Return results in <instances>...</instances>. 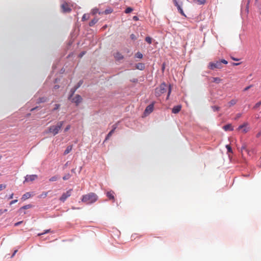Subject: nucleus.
<instances>
[{"label": "nucleus", "instance_id": "54", "mask_svg": "<svg viewBox=\"0 0 261 261\" xmlns=\"http://www.w3.org/2000/svg\"><path fill=\"white\" fill-rule=\"evenodd\" d=\"M37 109V107L36 108H32L31 110V111H34L35 110H36Z\"/></svg>", "mask_w": 261, "mask_h": 261}, {"label": "nucleus", "instance_id": "5", "mask_svg": "<svg viewBox=\"0 0 261 261\" xmlns=\"http://www.w3.org/2000/svg\"><path fill=\"white\" fill-rule=\"evenodd\" d=\"M72 189H69L65 193H63L60 198V200L63 202H65V200L71 195Z\"/></svg>", "mask_w": 261, "mask_h": 261}, {"label": "nucleus", "instance_id": "62", "mask_svg": "<svg viewBox=\"0 0 261 261\" xmlns=\"http://www.w3.org/2000/svg\"><path fill=\"white\" fill-rule=\"evenodd\" d=\"M1 158H2V156L0 155V159H1Z\"/></svg>", "mask_w": 261, "mask_h": 261}, {"label": "nucleus", "instance_id": "8", "mask_svg": "<svg viewBox=\"0 0 261 261\" xmlns=\"http://www.w3.org/2000/svg\"><path fill=\"white\" fill-rule=\"evenodd\" d=\"M61 8H62L63 12L64 13L70 12L71 10L69 5L66 3H63L61 6Z\"/></svg>", "mask_w": 261, "mask_h": 261}, {"label": "nucleus", "instance_id": "27", "mask_svg": "<svg viewBox=\"0 0 261 261\" xmlns=\"http://www.w3.org/2000/svg\"><path fill=\"white\" fill-rule=\"evenodd\" d=\"M70 177H71L70 174L67 173V174H65L63 177V179L64 180H66L69 179L70 178Z\"/></svg>", "mask_w": 261, "mask_h": 261}, {"label": "nucleus", "instance_id": "26", "mask_svg": "<svg viewBox=\"0 0 261 261\" xmlns=\"http://www.w3.org/2000/svg\"><path fill=\"white\" fill-rule=\"evenodd\" d=\"M83 84V82L82 81H80L79 83H78V84H77V86H76V87L72 91V94H73L74 93V92L75 91V90L78 88H79L81 85Z\"/></svg>", "mask_w": 261, "mask_h": 261}, {"label": "nucleus", "instance_id": "58", "mask_svg": "<svg viewBox=\"0 0 261 261\" xmlns=\"http://www.w3.org/2000/svg\"><path fill=\"white\" fill-rule=\"evenodd\" d=\"M134 35L132 34V35H131V37H132V39H134Z\"/></svg>", "mask_w": 261, "mask_h": 261}, {"label": "nucleus", "instance_id": "11", "mask_svg": "<svg viewBox=\"0 0 261 261\" xmlns=\"http://www.w3.org/2000/svg\"><path fill=\"white\" fill-rule=\"evenodd\" d=\"M154 103H152L148 105L145 109V112L146 113H150L153 110Z\"/></svg>", "mask_w": 261, "mask_h": 261}, {"label": "nucleus", "instance_id": "44", "mask_svg": "<svg viewBox=\"0 0 261 261\" xmlns=\"http://www.w3.org/2000/svg\"><path fill=\"white\" fill-rule=\"evenodd\" d=\"M242 150H244L248 153H249L248 150L245 146L242 147Z\"/></svg>", "mask_w": 261, "mask_h": 261}, {"label": "nucleus", "instance_id": "60", "mask_svg": "<svg viewBox=\"0 0 261 261\" xmlns=\"http://www.w3.org/2000/svg\"><path fill=\"white\" fill-rule=\"evenodd\" d=\"M71 172H72L74 173V169H72V170H71Z\"/></svg>", "mask_w": 261, "mask_h": 261}, {"label": "nucleus", "instance_id": "55", "mask_svg": "<svg viewBox=\"0 0 261 261\" xmlns=\"http://www.w3.org/2000/svg\"><path fill=\"white\" fill-rule=\"evenodd\" d=\"M84 54H85V53H84V52L82 53L81 54V55H80V56H81V57H82V56L84 55Z\"/></svg>", "mask_w": 261, "mask_h": 261}, {"label": "nucleus", "instance_id": "43", "mask_svg": "<svg viewBox=\"0 0 261 261\" xmlns=\"http://www.w3.org/2000/svg\"><path fill=\"white\" fill-rule=\"evenodd\" d=\"M17 199H15V200H12L10 202V205H12L13 204H14L15 203H16L17 202Z\"/></svg>", "mask_w": 261, "mask_h": 261}, {"label": "nucleus", "instance_id": "16", "mask_svg": "<svg viewBox=\"0 0 261 261\" xmlns=\"http://www.w3.org/2000/svg\"><path fill=\"white\" fill-rule=\"evenodd\" d=\"M113 12V9L111 8H109L108 9H107L105 11L102 12H99V14H105L106 15H108L109 14H111Z\"/></svg>", "mask_w": 261, "mask_h": 261}, {"label": "nucleus", "instance_id": "1", "mask_svg": "<svg viewBox=\"0 0 261 261\" xmlns=\"http://www.w3.org/2000/svg\"><path fill=\"white\" fill-rule=\"evenodd\" d=\"M98 196L94 193H89L82 196V201L86 204H91L97 201Z\"/></svg>", "mask_w": 261, "mask_h": 261}, {"label": "nucleus", "instance_id": "14", "mask_svg": "<svg viewBox=\"0 0 261 261\" xmlns=\"http://www.w3.org/2000/svg\"><path fill=\"white\" fill-rule=\"evenodd\" d=\"M181 107L180 105L174 106L172 110V112L174 114L178 113L181 110Z\"/></svg>", "mask_w": 261, "mask_h": 261}, {"label": "nucleus", "instance_id": "28", "mask_svg": "<svg viewBox=\"0 0 261 261\" xmlns=\"http://www.w3.org/2000/svg\"><path fill=\"white\" fill-rule=\"evenodd\" d=\"M114 133V129H112L107 135L106 140L109 139V138L112 135V134Z\"/></svg>", "mask_w": 261, "mask_h": 261}, {"label": "nucleus", "instance_id": "25", "mask_svg": "<svg viewBox=\"0 0 261 261\" xmlns=\"http://www.w3.org/2000/svg\"><path fill=\"white\" fill-rule=\"evenodd\" d=\"M58 178H59V176L58 175H55V176H54L51 177V178H50L49 180L51 182L55 181H57Z\"/></svg>", "mask_w": 261, "mask_h": 261}, {"label": "nucleus", "instance_id": "47", "mask_svg": "<svg viewBox=\"0 0 261 261\" xmlns=\"http://www.w3.org/2000/svg\"><path fill=\"white\" fill-rule=\"evenodd\" d=\"M241 116H242V114L241 113L237 114L236 115V119H239V118H240L241 117Z\"/></svg>", "mask_w": 261, "mask_h": 261}, {"label": "nucleus", "instance_id": "35", "mask_svg": "<svg viewBox=\"0 0 261 261\" xmlns=\"http://www.w3.org/2000/svg\"><path fill=\"white\" fill-rule=\"evenodd\" d=\"M133 9L132 8H130V7H127V8L125 9V13H127H127H130L131 12H132V11H133Z\"/></svg>", "mask_w": 261, "mask_h": 261}, {"label": "nucleus", "instance_id": "49", "mask_svg": "<svg viewBox=\"0 0 261 261\" xmlns=\"http://www.w3.org/2000/svg\"><path fill=\"white\" fill-rule=\"evenodd\" d=\"M117 127V124H115L114 125H113V129H114V131L115 132V130L116 129V128Z\"/></svg>", "mask_w": 261, "mask_h": 261}, {"label": "nucleus", "instance_id": "19", "mask_svg": "<svg viewBox=\"0 0 261 261\" xmlns=\"http://www.w3.org/2000/svg\"><path fill=\"white\" fill-rule=\"evenodd\" d=\"M136 68L140 70H143L145 68V65L143 63H138L136 64Z\"/></svg>", "mask_w": 261, "mask_h": 261}, {"label": "nucleus", "instance_id": "29", "mask_svg": "<svg viewBox=\"0 0 261 261\" xmlns=\"http://www.w3.org/2000/svg\"><path fill=\"white\" fill-rule=\"evenodd\" d=\"M100 12L97 8H94L92 10L91 13L93 15H95L96 13Z\"/></svg>", "mask_w": 261, "mask_h": 261}, {"label": "nucleus", "instance_id": "23", "mask_svg": "<svg viewBox=\"0 0 261 261\" xmlns=\"http://www.w3.org/2000/svg\"><path fill=\"white\" fill-rule=\"evenodd\" d=\"M97 21H98V19L94 18L89 22V24L90 27H92V26L94 25Z\"/></svg>", "mask_w": 261, "mask_h": 261}, {"label": "nucleus", "instance_id": "57", "mask_svg": "<svg viewBox=\"0 0 261 261\" xmlns=\"http://www.w3.org/2000/svg\"><path fill=\"white\" fill-rule=\"evenodd\" d=\"M239 64H240V63H233V65H238Z\"/></svg>", "mask_w": 261, "mask_h": 261}, {"label": "nucleus", "instance_id": "40", "mask_svg": "<svg viewBox=\"0 0 261 261\" xmlns=\"http://www.w3.org/2000/svg\"><path fill=\"white\" fill-rule=\"evenodd\" d=\"M6 188V185L5 184L0 185V191Z\"/></svg>", "mask_w": 261, "mask_h": 261}, {"label": "nucleus", "instance_id": "24", "mask_svg": "<svg viewBox=\"0 0 261 261\" xmlns=\"http://www.w3.org/2000/svg\"><path fill=\"white\" fill-rule=\"evenodd\" d=\"M194 2L197 3L199 5H203L205 3L206 0H194Z\"/></svg>", "mask_w": 261, "mask_h": 261}, {"label": "nucleus", "instance_id": "52", "mask_svg": "<svg viewBox=\"0 0 261 261\" xmlns=\"http://www.w3.org/2000/svg\"><path fill=\"white\" fill-rule=\"evenodd\" d=\"M44 101H45V99H44V98H40V102H44Z\"/></svg>", "mask_w": 261, "mask_h": 261}, {"label": "nucleus", "instance_id": "13", "mask_svg": "<svg viewBox=\"0 0 261 261\" xmlns=\"http://www.w3.org/2000/svg\"><path fill=\"white\" fill-rule=\"evenodd\" d=\"M114 56L115 59L117 61L122 60L124 58L123 56L119 52H116L114 54Z\"/></svg>", "mask_w": 261, "mask_h": 261}, {"label": "nucleus", "instance_id": "2", "mask_svg": "<svg viewBox=\"0 0 261 261\" xmlns=\"http://www.w3.org/2000/svg\"><path fill=\"white\" fill-rule=\"evenodd\" d=\"M63 124L64 121H59L56 125L50 126L48 128V132L55 136L59 133Z\"/></svg>", "mask_w": 261, "mask_h": 261}, {"label": "nucleus", "instance_id": "61", "mask_svg": "<svg viewBox=\"0 0 261 261\" xmlns=\"http://www.w3.org/2000/svg\"><path fill=\"white\" fill-rule=\"evenodd\" d=\"M73 90V89H72V90H71V92H72ZM72 94H73L72 93V94H71V95H70V96H72Z\"/></svg>", "mask_w": 261, "mask_h": 261}, {"label": "nucleus", "instance_id": "22", "mask_svg": "<svg viewBox=\"0 0 261 261\" xmlns=\"http://www.w3.org/2000/svg\"><path fill=\"white\" fill-rule=\"evenodd\" d=\"M32 207V205L31 204L25 205L23 206L21 208H20L19 211L20 212H21L22 210L29 209V208H31Z\"/></svg>", "mask_w": 261, "mask_h": 261}, {"label": "nucleus", "instance_id": "42", "mask_svg": "<svg viewBox=\"0 0 261 261\" xmlns=\"http://www.w3.org/2000/svg\"><path fill=\"white\" fill-rule=\"evenodd\" d=\"M70 128V125H68L64 129V132H67L68 130H69Z\"/></svg>", "mask_w": 261, "mask_h": 261}, {"label": "nucleus", "instance_id": "30", "mask_svg": "<svg viewBox=\"0 0 261 261\" xmlns=\"http://www.w3.org/2000/svg\"><path fill=\"white\" fill-rule=\"evenodd\" d=\"M89 15L86 14H85L83 15V16L82 18V21H85V20H88L89 19Z\"/></svg>", "mask_w": 261, "mask_h": 261}, {"label": "nucleus", "instance_id": "34", "mask_svg": "<svg viewBox=\"0 0 261 261\" xmlns=\"http://www.w3.org/2000/svg\"><path fill=\"white\" fill-rule=\"evenodd\" d=\"M171 85H170L168 87V94H167V97L166 98L167 99H169V97L170 96V95L171 94Z\"/></svg>", "mask_w": 261, "mask_h": 261}, {"label": "nucleus", "instance_id": "7", "mask_svg": "<svg viewBox=\"0 0 261 261\" xmlns=\"http://www.w3.org/2000/svg\"><path fill=\"white\" fill-rule=\"evenodd\" d=\"M38 178V176L35 174L27 175L25 177V180L23 182L33 181Z\"/></svg>", "mask_w": 261, "mask_h": 261}, {"label": "nucleus", "instance_id": "59", "mask_svg": "<svg viewBox=\"0 0 261 261\" xmlns=\"http://www.w3.org/2000/svg\"><path fill=\"white\" fill-rule=\"evenodd\" d=\"M233 60H235V61H238V59H237L236 58H233Z\"/></svg>", "mask_w": 261, "mask_h": 261}, {"label": "nucleus", "instance_id": "37", "mask_svg": "<svg viewBox=\"0 0 261 261\" xmlns=\"http://www.w3.org/2000/svg\"><path fill=\"white\" fill-rule=\"evenodd\" d=\"M226 148H227V151L228 152H232V150L230 145H226Z\"/></svg>", "mask_w": 261, "mask_h": 261}, {"label": "nucleus", "instance_id": "3", "mask_svg": "<svg viewBox=\"0 0 261 261\" xmlns=\"http://www.w3.org/2000/svg\"><path fill=\"white\" fill-rule=\"evenodd\" d=\"M222 63L227 64L228 62L224 59H222L221 61H216L213 62H210L208 64V67L212 70H214L215 69H221L222 68Z\"/></svg>", "mask_w": 261, "mask_h": 261}, {"label": "nucleus", "instance_id": "46", "mask_svg": "<svg viewBox=\"0 0 261 261\" xmlns=\"http://www.w3.org/2000/svg\"><path fill=\"white\" fill-rule=\"evenodd\" d=\"M22 222H23V221H21L18 222H17V223H15L14 226H18L19 225L21 224Z\"/></svg>", "mask_w": 261, "mask_h": 261}, {"label": "nucleus", "instance_id": "50", "mask_svg": "<svg viewBox=\"0 0 261 261\" xmlns=\"http://www.w3.org/2000/svg\"><path fill=\"white\" fill-rule=\"evenodd\" d=\"M133 19H134V20L137 21V20H138V17H137V16H134V17H133Z\"/></svg>", "mask_w": 261, "mask_h": 261}, {"label": "nucleus", "instance_id": "56", "mask_svg": "<svg viewBox=\"0 0 261 261\" xmlns=\"http://www.w3.org/2000/svg\"><path fill=\"white\" fill-rule=\"evenodd\" d=\"M59 86H58V85H56V86H55V89H58V88H59Z\"/></svg>", "mask_w": 261, "mask_h": 261}, {"label": "nucleus", "instance_id": "48", "mask_svg": "<svg viewBox=\"0 0 261 261\" xmlns=\"http://www.w3.org/2000/svg\"><path fill=\"white\" fill-rule=\"evenodd\" d=\"M14 194L12 193L11 195H10L8 197V199H11L13 198Z\"/></svg>", "mask_w": 261, "mask_h": 261}, {"label": "nucleus", "instance_id": "9", "mask_svg": "<svg viewBox=\"0 0 261 261\" xmlns=\"http://www.w3.org/2000/svg\"><path fill=\"white\" fill-rule=\"evenodd\" d=\"M247 125L248 124L247 123H244V124L243 125H241L240 126H239L238 127V129L239 130H241L242 129V132L244 133H247L248 130H249V127H247Z\"/></svg>", "mask_w": 261, "mask_h": 261}, {"label": "nucleus", "instance_id": "21", "mask_svg": "<svg viewBox=\"0 0 261 261\" xmlns=\"http://www.w3.org/2000/svg\"><path fill=\"white\" fill-rule=\"evenodd\" d=\"M237 102V100L236 99H232L228 103V106L229 107H232V106L236 105Z\"/></svg>", "mask_w": 261, "mask_h": 261}, {"label": "nucleus", "instance_id": "53", "mask_svg": "<svg viewBox=\"0 0 261 261\" xmlns=\"http://www.w3.org/2000/svg\"><path fill=\"white\" fill-rule=\"evenodd\" d=\"M17 252V250H15L11 257H13L15 255V254Z\"/></svg>", "mask_w": 261, "mask_h": 261}, {"label": "nucleus", "instance_id": "32", "mask_svg": "<svg viewBox=\"0 0 261 261\" xmlns=\"http://www.w3.org/2000/svg\"><path fill=\"white\" fill-rule=\"evenodd\" d=\"M135 57L137 58L142 59L143 58V55L140 52H137L135 55Z\"/></svg>", "mask_w": 261, "mask_h": 261}, {"label": "nucleus", "instance_id": "45", "mask_svg": "<svg viewBox=\"0 0 261 261\" xmlns=\"http://www.w3.org/2000/svg\"><path fill=\"white\" fill-rule=\"evenodd\" d=\"M6 212H7V209H5L4 210H0V215L3 214L4 213Z\"/></svg>", "mask_w": 261, "mask_h": 261}, {"label": "nucleus", "instance_id": "6", "mask_svg": "<svg viewBox=\"0 0 261 261\" xmlns=\"http://www.w3.org/2000/svg\"><path fill=\"white\" fill-rule=\"evenodd\" d=\"M173 1L175 6L177 7L178 11L180 13V14L184 16H186V15L181 8L182 3L181 2L179 3L177 0H173Z\"/></svg>", "mask_w": 261, "mask_h": 261}, {"label": "nucleus", "instance_id": "4", "mask_svg": "<svg viewBox=\"0 0 261 261\" xmlns=\"http://www.w3.org/2000/svg\"><path fill=\"white\" fill-rule=\"evenodd\" d=\"M167 86L165 83H162L159 87L155 89V95L160 97L161 95L166 92Z\"/></svg>", "mask_w": 261, "mask_h": 261}, {"label": "nucleus", "instance_id": "39", "mask_svg": "<svg viewBox=\"0 0 261 261\" xmlns=\"http://www.w3.org/2000/svg\"><path fill=\"white\" fill-rule=\"evenodd\" d=\"M49 232H50V229H47V230H45L44 232L41 233H39L38 235L39 236H42V235H43L44 234H45L46 233H48Z\"/></svg>", "mask_w": 261, "mask_h": 261}, {"label": "nucleus", "instance_id": "20", "mask_svg": "<svg viewBox=\"0 0 261 261\" xmlns=\"http://www.w3.org/2000/svg\"><path fill=\"white\" fill-rule=\"evenodd\" d=\"M72 146L71 145H69V146H67V147L64 151V154L65 155H66V154H67L68 153H69L72 150Z\"/></svg>", "mask_w": 261, "mask_h": 261}, {"label": "nucleus", "instance_id": "17", "mask_svg": "<svg viewBox=\"0 0 261 261\" xmlns=\"http://www.w3.org/2000/svg\"><path fill=\"white\" fill-rule=\"evenodd\" d=\"M31 197V194L30 192H27L22 195L21 199L22 200H25L30 198Z\"/></svg>", "mask_w": 261, "mask_h": 261}, {"label": "nucleus", "instance_id": "31", "mask_svg": "<svg viewBox=\"0 0 261 261\" xmlns=\"http://www.w3.org/2000/svg\"><path fill=\"white\" fill-rule=\"evenodd\" d=\"M211 108L214 111H219L220 109V108L219 107L216 106H212Z\"/></svg>", "mask_w": 261, "mask_h": 261}, {"label": "nucleus", "instance_id": "36", "mask_svg": "<svg viewBox=\"0 0 261 261\" xmlns=\"http://www.w3.org/2000/svg\"><path fill=\"white\" fill-rule=\"evenodd\" d=\"M261 105V101L257 102L255 106L253 107V109H256Z\"/></svg>", "mask_w": 261, "mask_h": 261}, {"label": "nucleus", "instance_id": "41", "mask_svg": "<svg viewBox=\"0 0 261 261\" xmlns=\"http://www.w3.org/2000/svg\"><path fill=\"white\" fill-rule=\"evenodd\" d=\"M60 106V105L56 104L55 105V107H54L53 110L55 111V110H58Z\"/></svg>", "mask_w": 261, "mask_h": 261}, {"label": "nucleus", "instance_id": "10", "mask_svg": "<svg viewBox=\"0 0 261 261\" xmlns=\"http://www.w3.org/2000/svg\"><path fill=\"white\" fill-rule=\"evenodd\" d=\"M114 192L113 191H110L107 192L106 195L109 198L110 200H112L113 201H115V196H114Z\"/></svg>", "mask_w": 261, "mask_h": 261}, {"label": "nucleus", "instance_id": "38", "mask_svg": "<svg viewBox=\"0 0 261 261\" xmlns=\"http://www.w3.org/2000/svg\"><path fill=\"white\" fill-rule=\"evenodd\" d=\"M48 194V192H45L42 193V194L40 195V197L45 198L47 196Z\"/></svg>", "mask_w": 261, "mask_h": 261}, {"label": "nucleus", "instance_id": "15", "mask_svg": "<svg viewBox=\"0 0 261 261\" xmlns=\"http://www.w3.org/2000/svg\"><path fill=\"white\" fill-rule=\"evenodd\" d=\"M210 80L211 82L216 83L217 84L220 83L222 81V80L220 78L217 77H211Z\"/></svg>", "mask_w": 261, "mask_h": 261}, {"label": "nucleus", "instance_id": "12", "mask_svg": "<svg viewBox=\"0 0 261 261\" xmlns=\"http://www.w3.org/2000/svg\"><path fill=\"white\" fill-rule=\"evenodd\" d=\"M82 98L80 95H76L75 97L72 99V101L77 105L82 101Z\"/></svg>", "mask_w": 261, "mask_h": 261}, {"label": "nucleus", "instance_id": "33", "mask_svg": "<svg viewBox=\"0 0 261 261\" xmlns=\"http://www.w3.org/2000/svg\"><path fill=\"white\" fill-rule=\"evenodd\" d=\"M145 41L149 44H151L152 43V38L150 37H146L145 38Z\"/></svg>", "mask_w": 261, "mask_h": 261}, {"label": "nucleus", "instance_id": "18", "mask_svg": "<svg viewBox=\"0 0 261 261\" xmlns=\"http://www.w3.org/2000/svg\"><path fill=\"white\" fill-rule=\"evenodd\" d=\"M223 128L225 131L233 130V127L230 124L224 125Z\"/></svg>", "mask_w": 261, "mask_h": 261}, {"label": "nucleus", "instance_id": "51", "mask_svg": "<svg viewBox=\"0 0 261 261\" xmlns=\"http://www.w3.org/2000/svg\"><path fill=\"white\" fill-rule=\"evenodd\" d=\"M251 87V86H248L244 89V91H247Z\"/></svg>", "mask_w": 261, "mask_h": 261}]
</instances>
